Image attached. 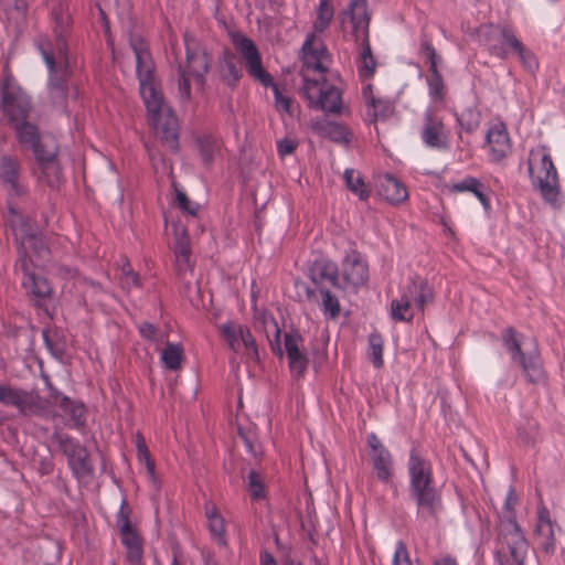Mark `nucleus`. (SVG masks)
Wrapping results in <instances>:
<instances>
[{"instance_id": "nucleus-55", "label": "nucleus", "mask_w": 565, "mask_h": 565, "mask_svg": "<svg viewBox=\"0 0 565 565\" xmlns=\"http://www.w3.org/2000/svg\"><path fill=\"white\" fill-rule=\"evenodd\" d=\"M375 67H376V61H375L374 56L370 57V60L367 57H364V58H359V61H358L359 75H360V77H362L364 79L371 78L374 75Z\"/></svg>"}, {"instance_id": "nucleus-41", "label": "nucleus", "mask_w": 565, "mask_h": 565, "mask_svg": "<svg viewBox=\"0 0 565 565\" xmlns=\"http://www.w3.org/2000/svg\"><path fill=\"white\" fill-rule=\"evenodd\" d=\"M333 7L331 0H320L317 11V19L313 23L316 32H323L333 19Z\"/></svg>"}, {"instance_id": "nucleus-57", "label": "nucleus", "mask_w": 565, "mask_h": 565, "mask_svg": "<svg viewBox=\"0 0 565 565\" xmlns=\"http://www.w3.org/2000/svg\"><path fill=\"white\" fill-rule=\"evenodd\" d=\"M544 537L540 543V547L546 554H553L555 552V536L553 527L546 529L543 532H540Z\"/></svg>"}, {"instance_id": "nucleus-58", "label": "nucleus", "mask_w": 565, "mask_h": 565, "mask_svg": "<svg viewBox=\"0 0 565 565\" xmlns=\"http://www.w3.org/2000/svg\"><path fill=\"white\" fill-rule=\"evenodd\" d=\"M138 331L140 333V335L146 339V340H150V341H154L157 340V337L159 334V329L157 326L148 322V321H143L141 322L139 326H138Z\"/></svg>"}, {"instance_id": "nucleus-61", "label": "nucleus", "mask_w": 565, "mask_h": 565, "mask_svg": "<svg viewBox=\"0 0 565 565\" xmlns=\"http://www.w3.org/2000/svg\"><path fill=\"white\" fill-rule=\"evenodd\" d=\"M297 148V142L292 139L285 138L277 142V151L280 157L291 154Z\"/></svg>"}, {"instance_id": "nucleus-13", "label": "nucleus", "mask_w": 565, "mask_h": 565, "mask_svg": "<svg viewBox=\"0 0 565 565\" xmlns=\"http://www.w3.org/2000/svg\"><path fill=\"white\" fill-rule=\"evenodd\" d=\"M340 287L341 291L358 292L359 288L369 280V266L361 254L353 250L348 254L341 265Z\"/></svg>"}, {"instance_id": "nucleus-15", "label": "nucleus", "mask_w": 565, "mask_h": 565, "mask_svg": "<svg viewBox=\"0 0 565 565\" xmlns=\"http://www.w3.org/2000/svg\"><path fill=\"white\" fill-rule=\"evenodd\" d=\"M350 17L353 33L356 40H361V52L359 58L373 56L369 39L370 14L366 0H351L345 11Z\"/></svg>"}, {"instance_id": "nucleus-45", "label": "nucleus", "mask_w": 565, "mask_h": 565, "mask_svg": "<svg viewBox=\"0 0 565 565\" xmlns=\"http://www.w3.org/2000/svg\"><path fill=\"white\" fill-rule=\"evenodd\" d=\"M367 106L372 108V116L374 120L377 118H386L393 109L388 102L375 98L374 96L370 97Z\"/></svg>"}, {"instance_id": "nucleus-51", "label": "nucleus", "mask_w": 565, "mask_h": 565, "mask_svg": "<svg viewBox=\"0 0 565 565\" xmlns=\"http://www.w3.org/2000/svg\"><path fill=\"white\" fill-rule=\"evenodd\" d=\"M136 448H137L138 459L140 461L145 460L148 471L150 473H153L154 472V463L150 459V455H149L147 445L140 434H138L137 438H136Z\"/></svg>"}, {"instance_id": "nucleus-26", "label": "nucleus", "mask_w": 565, "mask_h": 565, "mask_svg": "<svg viewBox=\"0 0 565 565\" xmlns=\"http://www.w3.org/2000/svg\"><path fill=\"white\" fill-rule=\"evenodd\" d=\"M218 73L221 79L230 87H236L243 76L242 68L238 66L235 54L225 50L218 58Z\"/></svg>"}, {"instance_id": "nucleus-24", "label": "nucleus", "mask_w": 565, "mask_h": 565, "mask_svg": "<svg viewBox=\"0 0 565 565\" xmlns=\"http://www.w3.org/2000/svg\"><path fill=\"white\" fill-rule=\"evenodd\" d=\"M121 544L126 548V561L131 565H141L143 558L142 539L135 527L124 525L120 532Z\"/></svg>"}, {"instance_id": "nucleus-16", "label": "nucleus", "mask_w": 565, "mask_h": 565, "mask_svg": "<svg viewBox=\"0 0 565 565\" xmlns=\"http://www.w3.org/2000/svg\"><path fill=\"white\" fill-rule=\"evenodd\" d=\"M220 331L232 351L237 352L243 344L250 359L259 360L258 347L248 327L227 321L220 326Z\"/></svg>"}, {"instance_id": "nucleus-10", "label": "nucleus", "mask_w": 565, "mask_h": 565, "mask_svg": "<svg viewBox=\"0 0 565 565\" xmlns=\"http://www.w3.org/2000/svg\"><path fill=\"white\" fill-rule=\"evenodd\" d=\"M52 443L55 444L66 457L67 466L77 480L93 476L94 465L90 455L78 439L65 433L54 431Z\"/></svg>"}, {"instance_id": "nucleus-25", "label": "nucleus", "mask_w": 565, "mask_h": 565, "mask_svg": "<svg viewBox=\"0 0 565 565\" xmlns=\"http://www.w3.org/2000/svg\"><path fill=\"white\" fill-rule=\"evenodd\" d=\"M312 129L320 137L328 138L339 145H348L352 139V134L349 129L335 121H317L312 125Z\"/></svg>"}, {"instance_id": "nucleus-37", "label": "nucleus", "mask_w": 565, "mask_h": 565, "mask_svg": "<svg viewBox=\"0 0 565 565\" xmlns=\"http://www.w3.org/2000/svg\"><path fill=\"white\" fill-rule=\"evenodd\" d=\"M161 362L170 371L181 369L183 362V350L180 344L168 342L161 352Z\"/></svg>"}, {"instance_id": "nucleus-30", "label": "nucleus", "mask_w": 565, "mask_h": 565, "mask_svg": "<svg viewBox=\"0 0 565 565\" xmlns=\"http://www.w3.org/2000/svg\"><path fill=\"white\" fill-rule=\"evenodd\" d=\"M195 146L203 166L210 168L221 151L220 140L213 135L205 134L196 137Z\"/></svg>"}, {"instance_id": "nucleus-50", "label": "nucleus", "mask_w": 565, "mask_h": 565, "mask_svg": "<svg viewBox=\"0 0 565 565\" xmlns=\"http://www.w3.org/2000/svg\"><path fill=\"white\" fill-rule=\"evenodd\" d=\"M557 181L547 182L546 179H540L539 184L544 200L551 204H555L557 201Z\"/></svg>"}, {"instance_id": "nucleus-7", "label": "nucleus", "mask_w": 565, "mask_h": 565, "mask_svg": "<svg viewBox=\"0 0 565 565\" xmlns=\"http://www.w3.org/2000/svg\"><path fill=\"white\" fill-rule=\"evenodd\" d=\"M0 110L7 126L35 115L31 96L11 74L4 76L0 87Z\"/></svg>"}, {"instance_id": "nucleus-64", "label": "nucleus", "mask_w": 565, "mask_h": 565, "mask_svg": "<svg viewBox=\"0 0 565 565\" xmlns=\"http://www.w3.org/2000/svg\"><path fill=\"white\" fill-rule=\"evenodd\" d=\"M553 527L552 521L550 519L548 510L545 508H542L539 510V523H537V531L543 532L546 529Z\"/></svg>"}, {"instance_id": "nucleus-11", "label": "nucleus", "mask_w": 565, "mask_h": 565, "mask_svg": "<svg viewBox=\"0 0 565 565\" xmlns=\"http://www.w3.org/2000/svg\"><path fill=\"white\" fill-rule=\"evenodd\" d=\"M0 403L17 407L23 416L44 417L49 414L50 401L39 395L36 391H25L0 384Z\"/></svg>"}, {"instance_id": "nucleus-18", "label": "nucleus", "mask_w": 565, "mask_h": 565, "mask_svg": "<svg viewBox=\"0 0 565 565\" xmlns=\"http://www.w3.org/2000/svg\"><path fill=\"white\" fill-rule=\"evenodd\" d=\"M308 276L316 288L321 290V287H326L324 282L328 281L330 285L339 290L340 287V273L337 264L329 259L316 260L309 268Z\"/></svg>"}, {"instance_id": "nucleus-44", "label": "nucleus", "mask_w": 565, "mask_h": 565, "mask_svg": "<svg viewBox=\"0 0 565 565\" xmlns=\"http://www.w3.org/2000/svg\"><path fill=\"white\" fill-rule=\"evenodd\" d=\"M319 292L322 296L321 310L329 318H335L340 313L341 309L338 298L331 294L328 287H321Z\"/></svg>"}, {"instance_id": "nucleus-33", "label": "nucleus", "mask_w": 565, "mask_h": 565, "mask_svg": "<svg viewBox=\"0 0 565 565\" xmlns=\"http://www.w3.org/2000/svg\"><path fill=\"white\" fill-rule=\"evenodd\" d=\"M450 191L470 192L480 201L486 211L490 209V199L486 193V186L477 178L466 177L461 181L452 184Z\"/></svg>"}, {"instance_id": "nucleus-56", "label": "nucleus", "mask_w": 565, "mask_h": 565, "mask_svg": "<svg viewBox=\"0 0 565 565\" xmlns=\"http://www.w3.org/2000/svg\"><path fill=\"white\" fill-rule=\"evenodd\" d=\"M129 45L135 54V57L149 53V47L140 35L130 34Z\"/></svg>"}, {"instance_id": "nucleus-35", "label": "nucleus", "mask_w": 565, "mask_h": 565, "mask_svg": "<svg viewBox=\"0 0 565 565\" xmlns=\"http://www.w3.org/2000/svg\"><path fill=\"white\" fill-rule=\"evenodd\" d=\"M501 338L503 347L511 355L512 362L518 363L526 353L523 351L525 343L512 327L504 329Z\"/></svg>"}, {"instance_id": "nucleus-43", "label": "nucleus", "mask_w": 565, "mask_h": 565, "mask_svg": "<svg viewBox=\"0 0 565 565\" xmlns=\"http://www.w3.org/2000/svg\"><path fill=\"white\" fill-rule=\"evenodd\" d=\"M480 113L472 107H468L457 115V121L467 132H473L480 125Z\"/></svg>"}, {"instance_id": "nucleus-6", "label": "nucleus", "mask_w": 565, "mask_h": 565, "mask_svg": "<svg viewBox=\"0 0 565 565\" xmlns=\"http://www.w3.org/2000/svg\"><path fill=\"white\" fill-rule=\"evenodd\" d=\"M185 64L178 66V96L181 102L191 99L190 75L194 77L198 85L204 86L205 75L210 71V57L205 51L195 46V41L184 36Z\"/></svg>"}, {"instance_id": "nucleus-63", "label": "nucleus", "mask_w": 565, "mask_h": 565, "mask_svg": "<svg viewBox=\"0 0 565 565\" xmlns=\"http://www.w3.org/2000/svg\"><path fill=\"white\" fill-rule=\"evenodd\" d=\"M122 274L126 277V284L132 286L140 285V278L137 273H135L129 263H126L121 268Z\"/></svg>"}, {"instance_id": "nucleus-49", "label": "nucleus", "mask_w": 565, "mask_h": 565, "mask_svg": "<svg viewBox=\"0 0 565 565\" xmlns=\"http://www.w3.org/2000/svg\"><path fill=\"white\" fill-rule=\"evenodd\" d=\"M515 53L526 71L534 73L537 70L539 64L532 51L522 45L521 50H518Z\"/></svg>"}, {"instance_id": "nucleus-59", "label": "nucleus", "mask_w": 565, "mask_h": 565, "mask_svg": "<svg viewBox=\"0 0 565 565\" xmlns=\"http://www.w3.org/2000/svg\"><path fill=\"white\" fill-rule=\"evenodd\" d=\"M433 299V292L426 284L419 285V294L415 297V303L418 309L424 310L426 303Z\"/></svg>"}, {"instance_id": "nucleus-21", "label": "nucleus", "mask_w": 565, "mask_h": 565, "mask_svg": "<svg viewBox=\"0 0 565 565\" xmlns=\"http://www.w3.org/2000/svg\"><path fill=\"white\" fill-rule=\"evenodd\" d=\"M486 141L490 147V153L494 161L502 160L511 150V142L507 127L501 121L495 122L488 129Z\"/></svg>"}, {"instance_id": "nucleus-60", "label": "nucleus", "mask_w": 565, "mask_h": 565, "mask_svg": "<svg viewBox=\"0 0 565 565\" xmlns=\"http://www.w3.org/2000/svg\"><path fill=\"white\" fill-rule=\"evenodd\" d=\"M116 521L119 532H121L125 524H127L128 530L134 527L129 519V511L127 510V501L125 499L121 501L120 509L116 515Z\"/></svg>"}, {"instance_id": "nucleus-14", "label": "nucleus", "mask_w": 565, "mask_h": 565, "mask_svg": "<svg viewBox=\"0 0 565 565\" xmlns=\"http://www.w3.org/2000/svg\"><path fill=\"white\" fill-rule=\"evenodd\" d=\"M305 94L311 107L330 114H339L341 110V93L333 85L323 84L313 79H305Z\"/></svg>"}, {"instance_id": "nucleus-40", "label": "nucleus", "mask_w": 565, "mask_h": 565, "mask_svg": "<svg viewBox=\"0 0 565 565\" xmlns=\"http://www.w3.org/2000/svg\"><path fill=\"white\" fill-rule=\"evenodd\" d=\"M367 342H369L367 354H369L370 361L372 362L374 367H376V369L382 367L384 364V360H383L384 341H383L382 335L379 332L374 331L369 335Z\"/></svg>"}, {"instance_id": "nucleus-9", "label": "nucleus", "mask_w": 565, "mask_h": 565, "mask_svg": "<svg viewBox=\"0 0 565 565\" xmlns=\"http://www.w3.org/2000/svg\"><path fill=\"white\" fill-rule=\"evenodd\" d=\"M49 47L47 42L41 43L42 60L49 73V97L55 107L64 109L68 95V79L72 75L70 61L53 58Z\"/></svg>"}, {"instance_id": "nucleus-3", "label": "nucleus", "mask_w": 565, "mask_h": 565, "mask_svg": "<svg viewBox=\"0 0 565 565\" xmlns=\"http://www.w3.org/2000/svg\"><path fill=\"white\" fill-rule=\"evenodd\" d=\"M516 497L512 488L509 489L503 509L505 514L501 518L498 540L502 547L494 553L499 565H524L529 543L518 524L513 513Z\"/></svg>"}, {"instance_id": "nucleus-54", "label": "nucleus", "mask_w": 565, "mask_h": 565, "mask_svg": "<svg viewBox=\"0 0 565 565\" xmlns=\"http://www.w3.org/2000/svg\"><path fill=\"white\" fill-rule=\"evenodd\" d=\"M175 200L178 206L190 215H195L199 210V204L192 202L182 190H175Z\"/></svg>"}, {"instance_id": "nucleus-2", "label": "nucleus", "mask_w": 565, "mask_h": 565, "mask_svg": "<svg viewBox=\"0 0 565 565\" xmlns=\"http://www.w3.org/2000/svg\"><path fill=\"white\" fill-rule=\"evenodd\" d=\"M23 151H31L49 183L54 185L61 180L62 170L57 162V146L42 140L35 115L9 126Z\"/></svg>"}, {"instance_id": "nucleus-46", "label": "nucleus", "mask_w": 565, "mask_h": 565, "mask_svg": "<svg viewBox=\"0 0 565 565\" xmlns=\"http://www.w3.org/2000/svg\"><path fill=\"white\" fill-rule=\"evenodd\" d=\"M173 252L178 259H182L185 263L189 262L190 244L184 230H182V233L180 235L177 234Z\"/></svg>"}, {"instance_id": "nucleus-1", "label": "nucleus", "mask_w": 565, "mask_h": 565, "mask_svg": "<svg viewBox=\"0 0 565 565\" xmlns=\"http://www.w3.org/2000/svg\"><path fill=\"white\" fill-rule=\"evenodd\" d=\"M407 495L416 508L420 523L437 522L444 511L443 491L434 476L433 463L416 448L409 450L407 460Z\"/></svg>"}, {"instance_id": "nucleus-42", "label": "nucleus", "mask_w": 565, "mask_h": 565, "mask_svg": "<svg viewBox=\"0 0 565 565\" xmlns=\"http://www.w3.org/2000/svg\"><path fill=\"white\" fill-rule=\"evenodd\" d=\"M246 488L250 498L255 501H259L266 497L264 481L260 475L254 469L247 475Z\"/></svg>"}, {"instance_id": "nucleus-4", "label": "nucleus", "mask_w": 565, "mask_h": 565, "mask_svg": "<svg viewBox=\"0 0 565 565\" xmlns=\"http://www.w3.org/2000/svg\"><path fill=\"white\" fill-rule=\"evenodd\" d=\"M231 40L235 49L245 60L249 76L258 81L263 86L273 89L276 110L280 114L292 116L295 113L292 98L281 93L279 86L273 81L271 75L263 67L262 56L256 44L239 32L232 33Z\"/></svg>"}, {"instance_id": "nucleus-32", "label": "nucleus", "mask_w": 565, "mask_h": 565, "mask_svg": "<svg viewBox=\"0 0 565 565\" xmlns=\"http://www.w3.org/2000/svg\"><path fill=\"white\" fill-rule=\"evenodd\" d=\"M381 193L394 204L404 202L408 198L405 185L394 175L387 173L381 181Z\"/></svg>"}, {"instance_id": "nucleus-8", "label": "nucleus", "mask_w": 565, "mask_h": 565, "mask_svg": "<svg viewBox=\"0 0 565 565\" xmlns=\"http://www.w3.org/2000/svg\"><path fill=\"white\" fill-rule=\"evenodd\" d=\"M51 21L53 38L42 34L38 35L34 39V45L42 56L41 43L47 42L50 55H52L53 58L70 61L68 41L72 34L73 21L67 8L62 2H57L52 8Z\"/></svg>"}, {"instance_id": "nucleus-39", "label": "nucleus", "mask_w": 565, "mask_h": 565, "mask_svg": "<svg viewBox=\"0 0 565 565\" xmlns=\"http://www.w3.org/2000/svg\"><path fill=\"white\" fill-rule=\"evenodd\" d=\"M343 179L348 189L359 195L360 200L365 201L369 199L370 191L366 189L363 178L360 174L355 175L353 169H345Z\"/></svg>"}, {"instance_id": "nucleus-62", "label": "nucleus", "mask_w": 565, "mask_h": 565, "mask_svg": "<svg viewBox=\"0 0 565 565\" xmlns=\"http://www.w3.org/2000/svg\"><path fill=\"white\" fill-rule=\"evenodd\" d=\"M42 337H43V341H44V344L46 347V349L55 356H58V355H62L63 352H64V349L62 347H60L57 343H54L52 341V339L50 338V334H49V331L47 330H43L42 331Z\"/></svg>"}, {"instance_id": "nucleus-47", "label": "nucleus", "mask_w": 565, "mask_h": 565, "mask_svg": "<svg viewBox=\"0 0 565 565\" xmlns=\"http://www.w3.org/2000/svg\"><path fill=\"white\" fill-rule=\"evenodd\" d=\"M499 41L504 43L505 46L509 50L511 49L514 53L518 50H521V46L523 45V43L515 36L513 30L508 25L501 28Z\"/></svg>"}, {"instance_id": "nucleus-27", "label": "nucleus", "mask_w": 565, "mask_h": 565, "mask_svg": "<svg viewBox=\"0 0 565 565\" xmlns=\"http://www.w3.org/2000/svg\"><path fill=\"white\" fill-rule=\"evenodd\" d=\"M518 364L522 367L530 383L539 384L544 381L545 372L535 344H533L532 350L527 351L525 355L519 360Z\"/></svg>"}, {"instance_id": "nucleus-28", "label": "nucleus", "mask_w": 565, "mask_h": 565, "mask_svg": "<svg viewBox=\"0 0 565 565\" xmlns=\"http://www.w3.org/2000/svg\"><path fill=\"white\" fill-rule=\"evenodd\" d=\"M18 242V254L19 258L15 266H21V257L25 255L28 264L30 265L31 260L28 257L25 245H28L39 257H44L49 254V247L45 243L44 237L35 232H26L25 235L21 238L17 236Z\"/></svg>"}, {"instance_id": "nucleus-34", "label": "nucleus", "mask_w": 565, "mask_h": 565, "mask_svg": "<svg viewBox=\"0 0 565 565\" xmlns=\"http://www.w3.org/2000/svg\"><path fill=\"white\" fill-rule=\"evenodd\" d=\"M58 407L70 417L76 429L79 430L86 426V407L81 401L63 396L58 402Z\"/></svg>"}, {"instance_id": "nucleus-12", "label": "nucleus", "mask_w": 565, "mask_h": 565, "mask_svg": "<svg viewBox=\"0 0 565 565\" xmlns=\"http://www.w3.org/2000/svg\"><path fill=\"white\" fill-rule=\"evenodd\" d=\"M420 139L429 149L437 151L449 149L450 130L445 126L443 117L431 108H427L423 114Z\"/></svg>"}, {"instance_id": "nucleus-31", "label": "nucleus", "mask_w": 565, "mask_h": 565, "mask_svg": "<svg viewBox=\"0 0 565 565\" xmlns=\"http://www.w3.org/2000/svg\"><path fill=\"white\" fill-rule=\"evenodd\" d=\"M376 478L388 483L394 476L393 457L388 449H380V452L370 454Z\"/></svg>"}, {"instance_id": "nucleus-5", "label": "nucleus", "mask_w": 565, "mask_h": 565, "mask_svg": "<svg viewBox=\"0 0 565 565\" xmlns=\"http://www.w3.org/2000/svg\"><path fill=\"white\" fill-rule=\"evenodd\" d=\"M267 338L270 349L278 358L286 354L289 370L298 379L305 376L309 365V358L302 348L303 338L298 330H290L284 333V344L281 343V331L275 319L266 322Z\"/></svg>"}, {"instance_id": "nucleus-19", "label": "nucleus", "mask_w": 565, "mask_h": 565, "mask_svg": "<svg viewBox=\"0 0 565 565\" xmlns=\"http://www.w3.org/2000/svg\"><path fill=\"white\" fill-rule=\"evenodd\" d=\"M154 127L160 134L162 142L173 152L179 150L178 119L171 109L152 116Z\"/></svg>"}, {"instance_id": "nucleus-53", "label": "nucleus", "mask_w": 565, "mask_h": 565, "mask_svg": "<svg viewBox=\"0 0 565 565\" xmlns=\"http://www.w3.org/2000/svg\"><path fill=\"white\" fill-rule=\"evenodd\" d=\"M209 522V530L213 539L217 542L220 545H225L226 541L224 537V521L223 518H213Z\"/></svg>"}, {"instance_id": "nucleus-52", "label": "nucleus", "mask_w": 565, "mask_h": 565, "mask_svg": "<svg viewBox=\"0 0 565 565\" xmlns=\"http://www.w3.org/2000/svg\"><path fill=\"white\" fill-rule=\"evenodd\" d=\"M541 169L544 174L539 175V180L546 179L547 182L557 181V171L550 154H543L541 159Z\"/></svg>"}, {"instance_id": "nucleus-23", "label": "nucleus", "mask_w": 565, "mask_h": 565, "mask_svg": "<svg viewBox=\"0 0 565 565\" xmlns=\"http://www.w3.org/2000/svg\"><path fill=\"white\" fill-rule=\"evenodd\" d=\"M303 52V66L317 71L319 73L327 72L323 61L328 57L329 53L327 47L320 43L315 45V35H309L302 45Z\"/></svg>"}, {"instance_id": "nucleus-17", "label": "nucleus", "mask_w": 565, "mask_h": 565, "mask_svg": "<svg viewBox=\"0 0 565 565\" xmlns=\"http://www.w3.org/2000/svg\"><path fill=\"white\" fill-rule=\"evenodd\" d=\"M22 164L19 158L11 154L0 156V183L10 195L25 194V186L21 183Z\"/></svg>"}, {"instance_id": "nucleus-22", "label": "nucleus", "mask_w": 565, "mask_h": 565, "mask_svg": "<svg viewBox=\"0 0 565 565\" xmlns=\"http://www.w3.org/2000/svg\"><path fill=\"white\" fill-rule=\"evenodd\" d=\"M20 268L24 276L25 280L23 281L24 287H26L30 292L36 298V306L41 307V301L51 297L52 287L47 279L43 276L35 275L30 271V266L25 258V255L21 257V266H17Z\"/></svg>"}, {"instance_id": "nucleus-48", "label": "nucleus", "mask_w": 565, "mask_h": 565, "mask_svg": "<svg viewBox=\"0 0 565 565\" xmlns=\"http://www.w3.org/2000/svg\"><path fill=\"white\" fill-rule=\"evenodd\" d=\"M392 563L393 565H414L407 546L403 541L396 542Z\"/></svg>"}, {"instance_id": "nucleus-20", "label": "nucleus", "mask_w": 565, "mask_h": 565, "mask_svg": "<svg viewBox=\"0 0 565 565\" xmlns=\"http://www.w3.org/2000/svg\"><path fill=\"white\" fill-rule=\"evenodd\" d=\"M420 52L426 56L429 64L430 75L427 78L429 94L436 99H443L444 97V81L441 74L438 72L437 63L438 55L429 41H423L420 44Z\"/></svg>"}, {"instance_id": "nucleus-38", "label": "nucleus", "mask_w": 565, "mask_h": 565, "mask_svg": "<svg viewBox=\"0 0 565 565\" xmlns=\"http://www.w3.org/2000/svg\"><path fill=\"white\" fill-rule=\"evenodd\" d=\"M391 317L395 321L411 322L414 318L411 298L402 295L399 299H393L391 302Z\"/></svg>"}, {"instance_id": "nucleus-36", "label": "nucleus", "mask_w": 565, "mask_h": 565, "mask_svg": "<svg viewBox=\"0 0 565 565\" xmlns=\"http://www.w3.org/2000/svg\"><path fill=\"white\" fill-rule=\"evenodd\" d=\"M156 65L151 53H146L136 57V75L139 85L156 81Z\"/></svg>"}, {"instance_id": "nucleus-29", "label": "nucleus", "mask_w": 565, "mask_h": 565, "mask_svg": "<svg viewBox=\"0 0 565 565\" xmlns=\"http://www.w3.org/2000/svg\"><path fill=\"white\" fill-rule=\"evenodd\" d=\"M139 90L148 113L152 116L160 115V113L168 109L164 106L163 94L158 87L157 81L139 85Z\"/></svg>"}]
</instances>
